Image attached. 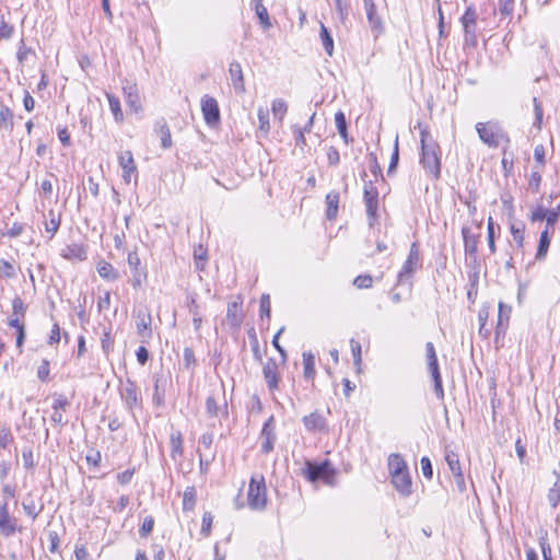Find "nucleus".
<instances>
[{"instance_id": "nucleus-1", "label": "nucleus", "mask_w": 560, "mask_h": 560, "mask_svg": "<svg viewBox=\"0 0 560 560\" xmlns=\"http://www.w3.org/2000/svg\"><path fill=\"white\" fill-rule=\"evenodd\" d=\"M421 159L424 171L434 179L441 175V150L427 127L420 128Z\"/></svg>"}, {"instance_id": "nucleus-2", "label": "nucleus", "mask_w": 560, "mask_h": 560, "mask_svg": "<svg viewBox=\"0 0 560 560\" xmlns=\"http://www.w3.org/2000/svg\"><path fill=\"white\" fill-rule=\"evenodd\" d=\"M247 503L252 510H265L267 505V488L262 475H255L250 478Z\"/></svg>"}, {"instance_id": "nucleus-3", "label": "nucleus", "mask_w": 560, "mask_h": 560, "mask_svg": "<svg viewBox=\"0 0 560 560\" xmlns=\"http://www.w3.org/2000/svg\"><path fill=\"white\" fill-rule=\"evenodd\" d=\"M476 131L480 140L492 148H498L502 142H509V137L495 122H478Z\"/></svg>"}, {"instance_id": "nucleus-4", "label": "nucleus", "mask_w": 560, "mask_h": 560, "mask_svg": "<svg viewBox=\"0 0 560 560\" xmlns=\"http://www.w3.org/2000/svg\"><path fill=\"white\" fill-rule=\"evenodd\" d=\"M477 19L478 14L474 7H468L460 18L464 30L465 44L471 47L477 45Z\"/></svg>"}, {"instance_id": "nucleus-5", "label": "nucleus", "mask_w": 560, "mask_h": 560, "mask_svg": "<svg viewBox=\"0 0 560 560\" xmlns=\"http://www.w3.org/2000/svg\"><path fill=\"white\" fill-rule=\"evenodd\" d=\"M420 267V252L417 243H412L408 257L398 273L397 284H402L412 278L415 271Z\"/></svg>"}, {"instance_id": "nucleus-6", "label": "nucleus", "mask_w": 560, "mask_h": 560, "mask_svg": "<svg viewBox=\"0 0 560 560\" xmlns=\"http://www.w3.org/2000/svg\"><path fill=\"white\" fill-rule=\"evenodd\" d=\"M201 112L208 126L214 127L220 122V108L214 97L208 94L201 97Z\"/></svg>"}, {"instance_id": "nucleus-7", "label": "nucleus", "mask_w": 560, "mask_h": 560, "mask_svg": "<svg viewBox=\"0 0 560 560\" xmlns=\"http://www.w3.org/2000/svg\"><path fill=\"white\" fill-rule=\"evenodd\" d=\"M120 397L129 411H132L141 404V398L138 394L137 385L130 378H127L126 382L121 384Z\"/></svg>"}, {"instance_id": "nucleus-8", "label": "nucleus", "mask_w": 560, "mask_h": 560, "mask_svg": "<svg viewBox=\"0 0 560 560\" xmlns=\"http://www.w3.org/2000/svg\"><path fill=\"white\" fill-rule=\"evenodd\" d=\"M332 474L334 470L331 469L330 463L328 460H324L320 464H313L307 462L304 470V475L312 482H315L319 479H326Z\"/></svg>"}, {"instance_id": "nucleus-9", "label": "nucleus", "mask_w": 560, "mask_h": 560, "mask_svg": "<svg viewBox=\"0 0 560 560\" xmlns=\"http://www.w3.org/2000/svg\"><path fill=\"white\" fill-rule=\"evenodd\" d=\"M363 199L368 217L375 219L378 209V191L372 180L364 185Z\"/></svg>"}, {"instance_id": "nucleus-10", "label": "nucleus", "mask_w": 560, "mask_h": 560, "mask_svg": "<svg viewBox=\"0 0 560 560\" xmlns=\"http://www.w3.org/2000/svg\"><path fill=\"white\" fill-rule=\"evenodd\" d=\"M118 163L122 170V179L126 184H130L131 176H138V170L133 160L132 152L129 150L122 151L118 154Z\"/></svg>"}, {"instance_id": "nucleus-11", "label": "nucleus", "mask_w": 560, "mask_h": 560, "mask_svg": "<svg viewBox=\"0 0 560 560\" xmlns=\"http://www.w3.org/2000/svg\"><path fill=\"white\" fill-rule=\"evenodd\" d=\"M16 532L21 533L22 527L18 525V520L10 515L9 506L0 511V534L8 538L13 536Z\"/></svg>"}, {"instance_id": "nucleus-12", "label": "nucleus", "mask_w": 560, "mask_h": 560, "mask_svg": "<svg viewBox=\"0 0 560 560\" xmlns=\"http://www.w3.org/2000/svg\"><path fill=\"white\" fill-rule=\"evenodd\" d=\"M262 374L269 390L278 389L280 375L279 368L275 359H268L262 366Z\"/></svg>"}, {"instance_id": "nucleus-13", "label": "nucleus", "mask_w": 560, "mask_h": 560, "mask_svg": "<svg viewBox=\"0 0 560 560\" xmlns=\"http://www.w3.org/2000/svg\"><path fill=\"white\" fill-rule=\"evenodd\" d=\"M275 418L270 416L267 421L264 423L260 438L264 440L261 443V452L264 454H269L273 450V444L276 442V433H275Z\"/></svg>"}, {"instance_id": "nucleus-14", "label": "nucleus", "mask_w": 560, "mask_h": 560, "mask_svg": "<svg viewBox=\"0 0 560 560\" xmlns=\"http://www.w3.org/2000/svg\"><path fill=\"white\" fill-rule=\"evenodd\" d=\"M392 477V483L394 488L398 491V493L407 498L412 492V482L409 471H402L399 474L390 475Z\"/></svg>"}, {"instance_id": "nucleus-15", "label": "nucleus", "mask_w": 560, "mask_h": 560, "mask_svg": "<svg viewBox=\"0 0 560 560\" xmlns=\"http://www.w3.org/2000/svg\"><path fill=\"white\" fill-rule=\"evenodd\" d=\"M229 73L232 81V86L236 94H244L245 89V81H244V73L241 67V63L237 61H232L229 67Z\"/></svg>"}, {"instance_id": "nucleus-16", "label": "nucleus", "mask_w": 560, "mask_h": 560, "mask_svg": "<svg viewBox=\"0 0 560 560\" xmlns=\"http://www.w3.org/2000/svg\"><path fill=\"white\" fill-rule=\"evenodd\" d=\"M302 421L305 429L312 433L322 432L327 429L326 419L319 411H314L307 416H304Z\"/></svg>"}, {"instance_id": "nucleus-17", "label": "nucleus", "mask_w": 560, "mask_h": 560, "mask_svg": "<svg viewBox=\"0 0 560 560\" xmlns=\"http://www.w3.org/2000/svg\"><path fill=\"white\" fill-rule=\"evenodd\" d=\"M152 317L147 310H139L137 313V332L141 338H150L152 336L151 329Z\"/></svg>"}, {"instance_id": "nucleus-18", "label": "nucleus", "mask_w": 560, "mask_h": 560, "mask_svg": "<svg viewBox=\"0 0 560 560\" xmlns=\"http://www.w3.org/2000/svg\"><path fill=\"white\" fill-rule=\"evenodd\" d=\"M127 105L131 110L138 113L141 109V102L136 83L128 82L122 88Z\"/></svg>"}, {"instance_id": "nucleus-19", "label": "nucleus", "mask_w": 560, "mask_h": 560, "mask_svg": "<svg viewBox=\"0 0 560 560\" xmlns=\"http://www.w3.org/2000/svg\"><path fill=\"white\" fill-rule=\"evenodd\" d=\"M363 5L365 9L366 18L370 27L373 31L382 32L383 25H382V19L376 12V5L374 0H363Z\"/></svg>"}, {"instance_id": "nucleus-20", "label": "nucleus", "mask_w": 560, "mask_h": 560, "mask_svg": "<svg viewBox=\"0 0 560 560\" xmlns=\"http://www.w3.org/2000/svg\"><path fill=\"white\" fill-rule=\"evenodd\" d=\"M206 411L209 417L217 418L220 413L228 417V406L224 401L223 406L219 405V401L214 394H210L206 399Z\"/></svg>"}, {"instance_id": "nucleus-21", "label": "nucleus", "mask_w": 560, "mask_h": 560, "mask_svg": "<svg viewBox=\"0 0 560 560\" xmlns=\"http://www.w3.org/2000/svg\"><path fill=\"white\" fill-rule=\"evenodd\" d=\"M61 256L68 260L82 261L86 259V249L83 245L71 244L62 249Z\"/></svg>"}, {"instance_id": "nucleus-22", "label": "nucleus", "mask_w": 560, "mask_h": 560, "mask_svg": "<svg viewBox=\"0 0 560 560\" xmlns=\"http://www.w3.org/2000/svg\"><path fill=\"white\" fill-rule=\"evenodd\" d=\"M154 131L159 135L161 139L162 148L170 149L173 144L172 136L168 125L164 118L156 121Z\"/></svg>"}, {"instance_id": "nucleus-23", "label": "nucleus", "mask_w": 560, "mask_h": 560, "mask_svg": "<svg viewBox=\"0 0 560 560\" xmlns=\"http://www.w3.org/2000/svg\"><path fill=\"white\" fill-rule=\"evenodd\" d=\"M428 368L431 373L434 383V393L439 399H443L444 390L442 385V377L439 370V363L436 362H428Z\"/></svg>"}, {"instance_id": "nucleus-24", "label": "nucleus", "mask_w": 560, "mask_h": 560, "mask_svg": "<svg viewBox=\"0 0 560 560\" xmlns=\"http://www.w3.org/2000/svg\"><path fill=\"white\" fill-rule=\"evenodd\" d=\"M170 443H171V457L174 460H177L184 454V441H183L182 433L179 431L172 433L170 436Z\"/></svg>"}, {"instance_id": "nucleus-25", "label": "nucleus", "mask_w": 560, "mask_h": 560, "mask_svg": "<svg viewBox=\"0 0 560 560\" xmlns=\"http://www.w3.org/2000/svg\"><path fill=\"white\" fill-rule=\"evenodd\" d=\"M97 272L100 277L108 281H115L119 278L118 270L115 269L112 264L105 260H101L97 264Z\"/></svg>"}, {"instance_id": "nucleus-26", "label": "nucleus", "mask_w": 560, "mask_h": 560, "mask_svg": "<svg viewBox=\"0 0 560 560\" xmlns=\"http://www.w3.org/2000/svg\"><path fill=\"white\" fill-rule=\"evenodd\" d=\"M388 469L390 475L399 474L408 470V466L399 454H390L388 457Z\"/></svg>"}, {"instance_id": "nucleus-27", "label": "nucleus", "mask_w": 560, "mask_h": 560, "mask_svg": "<svg viewBox=\"0 0 560 560\" xmlns=\"http://www.w3.org/2000/svg\"><path fill=\"white\" fill-rule=\"evenodd\" d=\"M253 7L262 28L269 30L272 26V23L270 21L267 8L264 5L262 2L258 1H256V3H253Z\"/></svg>"}, {"instance_id": "nucleus-28", "label": "nucleus", "mask_w": 560, "mask_h": 560, "mask_svg": "<svg viewBox=\"0 0 560 560\" xmlns=\"http://www.w3.org/2000/svg\"><path fill=\"white\" fill-rule=\"evenodd\" d=\"M21 318L22 317L20 315L13 316V314H11V316L8 320V325L10 327L15 328L18 331V336H16V347L18 348H22V345L25 339V329H24V325L20 322Z\"/></svg>"}, {"instance_id": "nucleus-29", "label": "nucleus", "mask_w": 560, "mask_h": 560, "mask_svg": "<svg viewBox=\"0 0 560 560\" xmlns=\"http://www.w3.org/2000/svg\"><path fill=\"white\" fill-rule=\"evenodd\" d=\"M23 510L27 516H30L33 521L37 518V516L43 511V505H37L31 497H27L22 502Z\"/></svg>"}, {"instance_id": "nucleus-30", "label": "nucleus", "mask_w": 560, "mask_h": 560, "mask_svg": "<svg viewBox=\"0 0 560 560\" xmlns=\"http://www.w3.org/2000/svg\"><path fill=\"white\" fill-rule=\"evenodd\" d=\"M550 245V237L548 228H546L539 237L538 248L536 253V259L541 260L546 257Z\"/></svg>"}, {"instance_id": "nucleus-31", "label": "nucleus", "mask_w": 560, "mask_h": 560, "mask_svg": "<svg viewBox=\"0 0 560 560\" xmlns=\"http://www.w3.org/2000/svg\"><path fill=\"white\" fill-rule=\"evenodd\" d=\"M197 502V491L195 487H187L183 493V510L192 511Z\"/></svg>"}, {"instance_id": "nucleus-32", "label": "nucleus", "mask_w": 560, "mask_h": 560, "mask_svg": "<svg viewBox=\"0 0 560 560\" xmlns=\"http://www.w3.org/2000/svg\"><path fill=\"white\" fill-rule=\"evenodd\" d=\"M226 318L233 326H238L242 322L241 304L237 302L229 303Z\"/></svg>"}, {"instance_id": "nucleus-33", "label": "nucleus", "mask_w": 560, "mask_h": 560, "mask_svg": "<svg viewBox=\"0 0 560 560\" xmlns=\"http://www.w3.org/2000/svg\"><path fill=\"white\" fill-rule=\"evenodd\" d=\"M338 202H339V194L338 192H329L326 196V203H327L326 214L329 220H332L337 217Z\"/></svg>"}, {"instance_id": "nucleus-34", "label": "nucleus", "mask_w": 560, "mask_h": 560, "mask_svg": "<svg viewBox=\"0 0 560 560\" xmlns=\"http://www.w3.org/2000/svg\"><path fill=\"white\" fill-rule=\"evenodd\" d=\"M303 373L307 380H312L315 375V360L311 352L303 353Z\"/></svg>"}, {"instance_id": "nucleus-35", "label": "nucleus", "mask_w": 560, "mask_h": 560, "mask_svg": "<svg viewBox=\"0 0 560 560\" xmlns=\"http://www.w3.org/2000/svg\"><path fill=\"white\" fill-rule=\"evenodd\" d=\"M106 97L108 100L109 108L114 115L115 120L117 122H121L124 120V114L120 108V102H119L118 97H116L112 93H106Z\"/></svg>"}, {"instance_id": "nucleus-36", "label": "nucleus", "mask_w": 560, "mask_h": 560, "mask_svg": "<svg viewBox=\"0 0 560 560\" xmlns=\"http://www.w3.org/2000/svg\"><path fill=\"white\" fill-rule=\"evenodd\" d=\"M323 47L328 56H332L334 52V39L328 31V28L324 25V23H320V33H319Z\"/></svg>"}, {"instance_id": "nucleus-37", "label": "nucleus", "mask_w": 560, "mask_h": 560, "mask_svg": "<svg viewBox=\"0 0 560 560\" xmlns=\"http://www.w3.org/2000/svg\"><path fill=\"white\" fill-rule=\"evenodd\" d=\"M511 234L513 241L516 243L517 247L523 248L524 246V232L525 226L523 223H512L510 226Z\"/></svg>"}, {"instance_id": "nucleus-38", "label": "nucleus", "mask_w": 560, "mask_h": 560, "mask_svg": "<svg viewBox=\"0 0 560 560\" xmlns=\"http://www.w3.org/2000/svg\"><path fill=\"white\" fill-rule=\"evenodd\" d=\"M0 128L7 130L13 128V113L8 106H2L0 109Z\"/></svg>"}, {"instance_id": "nucleus-39", "label": "nucleus", "mask_w": 560, "mask_h": 560, "mask_svg": "<svg viewBox=\"0 0 560 560\" xmlns=\"http://www.w3.org/2000/svg\"><path fill=\"white\" fill-rule=\"evenodd\" d=\"M463 237L465 243V250L468 254H475L477 252V240L475 236L470 234V230L468 228H464L463 231Z\"/></svg>"}, {"instance_id": "nucleus-40", "label": "nucleus", "mask_w": 560, "mask_h": 560, "mask_svg": "<svg viewBox=\"0 0 560 560\" xmlns=\"http://www.w3.org/2000/svg\"><path fill=\"white\" fill-rule=\"evenodd\" d=\"M271 109H272V114H273L275 118L282 121V119L284 118V116L288 112V105H287L285 101H283L282 98H277L272 102Z\"/></svg>"}, {"instance_id": "nucleus-41", "label": "nucleus", "mask_w": 560, "mask_h": 560, "mask_svg": "<svg viewBox=\"0 0 560 560\" xmlns=\"http://www.w3.org/2000/svg\"><path fill=\"white\" fill-rule=\"evenodd\" d=\"M445 462L453 472V475H459L462 471L460 464H459V457L454 452H447L445 455Z\"/></svg>"}, {"instance_id": "nucleus-42", "label": "nucleus", "mask_w": 560, "mask_h": 560, "mask_svg": "<svg viewBox=\"0 0 560 560\" xmlns=\"http://www.w3.org/2000/svg\"><path fill=\"white\" fill-rule=\"evenodd\" d=\"M195 266L196 269L202 270L207 260V248L202 245L195 247L194 250Z\"/></svg>"}, {"instance_id": "nucleus-43", "label": "nucleus", "mask_w": 560, "mask_h": 560, "mask_svg": "<svg viewBox=\"0 0 560 560\" xmlns=\"http://www.w3.org/2000/svg\"><path fill=\"white\" fill-rule=\"evenodd\" d=\"M548 502L552 508H557L560 502V483L556 481L548 491Z\"/></svg>"}, {"instance_id": "nucleus-44", "label": "nucleus", "mask_w": 560, "mask_h": 560, "mask_svg": "<svg viewBox=\"0 0 560 560\" xmlns=\"http://www.w3.org/2000/svg\"><path fill=\"white\" fill-rule=\"evenodd\" d=\"M511 306L500 302L499 303V315H498V325L497 330H499L501 327H503V320L509 322L510 315H511Z\"/></svg>"}, {"instance_id": "nucleus-45", "label": "nucleus", "mask_w": 560, "mask_h": 560, "mask_svg": "<svg viewBox=\"0 0 560 560\" xmlns=\"http://www.w3.org/2000/svg\"><path fill=\"white\" fill-rule=\"evenodd\" d=\"M373 284V278L371 275H360L354 278L353 285L358 289H370Z\"/></svg>"}, {"instance_id": "nucleus-46", "label": "nucleus", "mask_w": 560, "mask_h": 560, "mask_svg": "<svg viewBox=\"0 0 560 560\" xmlns=\"http://www.w3.org/2000/svg\"><path fill=\"white\" fill-rule=\"evenodd\" d=\"M257 115L260 130L268 132L270 129L268 109L260 107L258 108Z\"/></svg>"}, {"instance_id": "nucleus-47", "label": "nucleus", "mask_w": 560, "mask_h": 560, "mask_svg": "<svg viewBox=\"0 0 560 560\" xmlns=\"http://www.w3.org/2000/svg\"><path fill=\"white\" fill-rule=\"evenodd\" d=\"M351 352L353 357V363L358 370H360L362 358H361V345L359 341L351 339L350 340Z\"/></svg>"}, {"instance_id": "nucleus-48", "label": "nucleus", "mask_w": 560, "mask_h": 560, "mask_svg": "<svg viewBox=\"0 0 560 560\" xmlns=\"http://www.w3.org/2000/svg\"><path fill=\"white\" fill-rule=\"evenodd\" d=\"M49 221L45 223V229L51 234V236H54L60 226V219L55 215L52 210L49 211Z\"/></svg>"}, {"instance_id": "nucleus-49", "label": "nucleus", "mask_w": 560, "mask_h": 560, "mask_svg": "<svg viewBox=\"0 0 560 560\" xmlns=\"http://www.w3.org/2000/svg\"><path fill=\"white\" fill-rule=\"evenodd\" d=\"M336 11L341 21H345L348 18L350 5L346 0H334Z\"/></svg>"}, {"instance_id": "nucleus-50", "label": "nucleus", "mask_w": 560, "mask_h": 560, "mask_svg": "<svg viewBox=\"0 0 560 560\" xmlns=\"http://www.w3.org/2000/svg\"><path fill=\"white\" fill-rule=\"evenodd\" d=\"M15 276L14 267L11 262L4 259H0V277L13 278Z\"/></svg>"}, {"instance_id": "nucleus-51", "label": "nucleus", "mask_w": 560, "mask_h": 560, "mask_svg": "<svg viewBox=\"0 0 560 560\" xmlns=\"http://www.w3.org/2000/svg\"><path fill=\"white\" fill-rule=\"evenodd\" d=\"M295 145L299 147L301 150H304V148L307 145L305 132L303 130H300V126L294 125L292 126Z\"/></svg>"}, {"instance_id": "nucleus-52", "label": "nucleus", "mask_w": 560, "mask_h": 560, "mask_svg": "<svg viewBox=\"0 0 560 560\" xmlns=\"http://www.w3.org/2000/svg\"><path fill=\"white\" fill-rule=\"evenodd\" d=\"M154 527V518L153 516L149 515L144 517L143 523L139 529V534L141 537H148Z\"/></svg>"}, {"instance_id": "nucleus-53", "label": "nucleus", "mask_w": 560, "mask_h": 560, "mask_svg": "<svg viewBox=\"0 0 560 560\" xmlns=\"http://www.w3.org/2000/svg\"><path fill=\"white\" fill-rule=\"evenodd\" d=\"M26 306L23 300L20 296H15L12 300V314L13 316L20 315L21 317L25 316Z\"/></svg>"}, {"instance_id": "nucleus-54", "label": "nucleus", "mask_w": 560, "mask_h": 560, "mask_svg": "<svg viewBox=\"0 0 560 560\" xmlns=\"http://www.w3.org/2000/svg\"><path fill=\"white\" fill-rule=\"evenodd\" d=\"M127 261H128V265H129V267H130V269H131V272H132V271H136V270H137V271H139V270H143V269L141 268V260H140V257H139V255H138L137 250H132V252H130V253L128 254V259H127Z\"/></svg>"}, {"instance_id": "nucleus-55", "label": "nucleus", "mask_w": 560, "mask_h": 560, "mask_svg": "<svg viewBox=\"0 0 560 560\" xmlns=\"http://www.w3.org/2000/svg\"><path fill=\"white\" fill-rule=\"evenodd\" d=\"M270 310H271V306H270V296L268 294H262L261 298H260V317H267L269 318L270 317Z\"/></svg>"}, {"instance_id": "nucleus-56", "label": "nucleus", "mask_w": 560, "mask_h": 560, "mask_svg": "<svg viewBox=\"0 0 560 560\" xmlns=\"http://www.w3.org/2000/svg\"><path fill=\"white\" fill-rule=\"evenodd\" d=\"M487 232H488V245H489V249L492 254L495 253V243H494V223H493V220L492 218L490 217L488 219V226H487Z\"/></svg>"}, {"instance_id": "nucleus-57", "label": "nucleus", "mask_w": 560, "mask_h": 560, "mask_svg": "<svg viewBox=\"0 0 560 560\" xmlns=\"http://www.w3.org/2000/svg\"><path fill=\"white\" fill-rule=\"evenodd\" d=\"M213 516L210 512H205L202 515L201 534L209 536L211 532Z\"/></svg>"}, {"instance_id": "nucleus-58", "label": "nucleus", "mask_w": 560, "mask_h": 560, "mask_svg": "<svg viewBox=\"0 0 560 560\" xmlns=\"http://www.w3.org/2000/svg\"><path fill=\"white\" fill-rule=\"evenodd\" d=\"M49 361L45 359L42 361L37 369V376L42 382H47L49 377Z\"/></svg>"}, {"instance_id": "nucleus-59", "label": "nucleus", "mask_w": 560, "mask_h": 560, "mask_svg": "<svg viewBox=\"0 0 560 560\" xmlns=\"http://www.w3.org/2000/svg\"><path fill=\"white\" fill-rule=\"evenodd\" d=\"M13 438L9 428L1 427L0 428V447L5 448L11 442Z\"/></svg>"}, {"instance_id": "nucleus-60", "label": "nucleus", "mask_w": 560, "mask_h": 560, "mask_svg": "<svg viewBox=\"0 0 560 560\" xmlns=\"http://www.w3.org/2000/svg\"><path fill=\"white\" fill-rule=\"evenodd\" d=\"M499 11L502 16L508 18L513 12V1L512 0H499Z\"/></svg>"}, {"instance_id": "nucleus-61", "label": "nucleus", "mask_w": 560, "mask_h": 560, "mask_svg": "<svg viewBox=\"0 0 560 560\" xmlns=\"http://www.w3.org/2000/svg\"><path fill=\"white\" fill-rule=\"evenodd\" d=\"M183 362L186 369H190L195 365L196 359L191 348H185L183 352Z\"/></svg>"}, {"instance_id": "nucleus-62", "label": "nucleus", "mask_w": 560, "mask_h": 560, "mask_svg": "<svg viewBox=\"0 0 560 560\" xmlns=\"http://www.w3.org/2000/svg\"><path fill=\"white\" fill-rule=\"evenodd\" d=\"M420 464L423 476L428 479H431L433 477L431 460L428 457L423 456L420 460Z\"/></svg>"}, {"instance_id": "nucleus-63", "label": "nucleus", "mask_w": 560, "mask_h": 560, "mask_svg": "<svg viewBox=\"0 0 560 560\" xmlns=\"http://www.w3.org/2000/svg\"><path fill=\"white\" fill-rule=\"evenodd\" d=\"M13 34V26L9 25L3 16H1V20H0V37L1 38H10Z\"/></svg>"}, {"instance_id": "nucleus-64", "label": "nucleus", "mask_w": 560, "mask_h": 560, "mask_svg": "<svg viewBox=\"0 0 560 560\" xmlns=\"http://www.w3.org/2000/svg\"><path fill=\"white\" fill-rule=\"evenodd\" d=\"M30 54H33L32 48L26 47V45L24 44V40H21V45H20L18 54H16L18 60L21 63H23L27 59Z\"/></svg>"}]
</instances>
